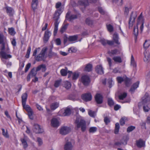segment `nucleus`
Masks as SVG:
<instances>
[{"label": "nucleus", "instance_id": "1", "mask_svg": "<svg viewBox=\"0 0 150 150\" xmlns=\"http://www.w3.org/2000/svg\"><path fill=\"white\" fill-rule=\"evenodd\" d=\"M74 123L77 129L80 128L82 132H84L86 130V122L80 117H76Z\"/></svg>", "mask_w": 150, "mask_h": 150}, {"label": "nucleus", "instance_id": "2", "mask_svg": "<svg viewBox=\"0 0 150 150\" xmlns=\"http://www.w3.org/2000/svg\"><path fill=\"white\" fill-rule=\"evenodd\" d=\"M62 12L61 9H59L56 11L55 13L54 18L55 19V21L54 23V35L55 36L57 33L58 30V26L59 22L58 20L59 18V16Z\"/></svg>", "mask_w": 150, "mask_h": 150}, {"label": "nucleus", "instance_id": "3", "mask_svg": "<svg viewBox=\"0 0 150 150\" xmlns=\"http://www.w3.org/2000/svg\"><path fill=\"white\" fill-rule=\"evenodd\" d=\"M41 69L42 70V72H45L46 69L45 65L43 64H41L37 67L36 70L34 68L33 69L29 74L31 76V77H33L35 76L37 74V72Z\"/></svg>", "mask_w": 150, "mask_h": 150}, {"label": "nucleus", "instance_id": "4", "mask_svg": "<svg viewBox=\"0 0 150 150\" xmlns=\"http://www.w3.org/2000/svg\"><path fill=\"white\" fill-rule=\"evenodd\" d=\"M47 49L48 48L46 47H44L42 49L40 54L37 56L35 57V59L37 61H40L43 59Z\"/></svg>", "mask_w": 150, "mask_h": 150}, {"label": "nucleus", "instance_id": "5", "mask_svg": "<svg viewBox=\"0 0 150 150\" xmlns=\"http://www.w3.org/2000/svg\"><path fill=\"white\" fill-rule=\"evenodd\" d=\"M71 113L70 109L67 108L65 109L60 110L58 112V115L62 116H65L69 115Z\"/></svg>", "mask_w": 150, "mask_h": 150}, {"label": "nucleus", "instance_id": "6", "mask_svg": "<svg viewBox=\"0 0 150 150\" xmlns=\"http://www.w3.org/2000/svg\"><path fill=\"white\" fill-rule=\"evenodd\" d=\"M23 108L25 110L28 112V115L30 119L33 120V112L30 107L28 105H22Z\"/></svg>", "mask_w": 150, "mask_h": 150}, {"label": "nucleus", "instance_id": "7", "mask_svg": "<svg viewBox=\"0 0 150 150\" xmlns=\"http://www.w3.org/2000/svg\"><path fill=\"white\" fill-rule=\"evenodd\" d=\"M136 17L137 14L136 13L133 12H132L129 22V28H132V27Z\"/></svg>", "mask_w": 150, "mask_h": 150}, {"label": "nucleus", "instance_id": "8", "mask_svg": "<svg viewBox=\"0 0 150 150\" xmlns=\"http://www.w3.org/2000/svg\"><path fill=\"white\" fill-rule=\"evenodd\" d=\"M81 81L84 85L87 86L90 82V79L88 76L84 75L81 77Z\"/></svg>", "mask_w": 150, "mask_h": 150}, {"label": "nucleus", "instance_id": "9", "mask_svg": "<svg viewBox=\"0 0 150 150\" xmlns=\"http://www.w3.org/2000/svg\"><path fill=\"white\" fill-rule=\"evenodd\" d=\"M71 131L69 127L66 126L62 127L60 130V133L62 135H65L68 134Z\"/></svg>", "mask_w": 150, "mask_h": 150}, {"label": "nucleus", "instance_id": "10", "mask_svg": "<svg viewBox=\"0 0 150 150\" xmlns=\"http://www.w3.org/2000/svg\"><path fill=\"white\" fill-rule=\"evenodd\" d=\"M79 76V74L78 73L76 72L73 73L71 71H68V78H70L71 77V78L73 80H75L77 79Z\"/></svg>", "mask_w": 150, "mask_h": 150}, {"label": "nucleus", "instance_id": "11", "mask_svg": "<svg viewBox=\"0 0 150 150\" xmlns=\"http://www.w3.org/2000/svg\"><path fill=\"white\" fill-rule=\"evenodd\" d=\"M64 150H74V146L70 142H67L64 146Z\"/></svg>", "mask_w": 150, "mask_h": 150}, {"label": "nucleus", "instance_id": "12", "mask_svg": "<svg viewBox=\"0 0 150 150\" xmlns=\"http://www.w3.org/2000/svg\"><path fill=\"white\" fill-rule=\"evenodd\" d=\"M81 98L83 100L86 101H89L91 100L92 97L90 93H86L82 95Z\"/></svg>", "mask_w": 150, "mask_h": 150}, {"label": "nucleus", "instance_id": "13", "mask_svg": "<svg viewBox=\"0 0 150 150\" xmlns=\"http://www.w3.org/2000/svg\"><path fill=\"white\" fill-rule=\"evenodd\" d=\"M51 35V33L48 30H46L44 34L43 41L44 42H47Z\"/></svg>", "mask_w": 150, "mask_h": 150}, {"label": "nucleus", "instance_id": "14", "mask_svg": "<svg viewBox=\"0 0 150 150\" xmlns=\"http://www.w3.org/2000/svg\"><path fill=\"white\" fill-rule=\"evenodd\" d=\"M33 130L36 133H42L43 132V129L40 128L39 125L37 124H35L34 125Z\"/></svg>", "mask_w": 150, "mask_h": 150}, {"label": "nucleus", "instance_id": "15", "mask_svg": "<svg viewBox=\"0 0 150 150\" xmlns=\"http://www.w3.org/2000/svg\"><path fill=\"white\" fill-rule=\"evenodd\" d=\"M143 105H149L150 104V97L148 93H146L144 96V98L142 101Z\"/></svg>", "mask_w": 150, "mask_h": 150}, {"label": "nucleus", "instance_id": "16", "mask_svg": "<svg viewBox=\"0 0 150 150\" xmlns=\"http://www.w3.org/2000/svg\"><path fill=\"white\" fill-rule=\"evenodd\" d=\"M0 57H1L5 59H7L12 57V55L10 54H8L4 51L0 52Z\"/></svg>", "mask_w": 150, "mask_h": 150}, {"label": "nucleus", "instance_id": "17", "mask_svg": "<svg viewBox=\"0 0 150 150\" xmlns=\"http://www.w3.org/2000/svg\"><path fill=\"white\" fill-rule=\"evenodd\" d=\"M21 140L23 148L24 149L26 148L28 146L27 141H28L29 140L27 136L25 135L23 138H21Z\"/></svg>", "mask_w": 150, "mask_h": 150}, {"label": "nucleus", "instance_id": "18", "mask_svg": "<svg viewBox=\"0 0 150 150\" xmlns=\"http://www.w3.org/2000/svg\"><path fill=\"white\" fill-rule=\"evenodd\" d=\"M51 126L53 127H57L59 125V123L57 119L53 118L51 121Z\"/></svg>", "mask_w": 150, "mask_h": 150}, {"label": "nucleus", "instance_id": "19", "mask_svg": "<svg viewBox=\"0 0 150 150\" xmlns=\"http://www.w3.org/2000/svg\"><path fill=\"white\" fill-rule=\"evenodd\" d=\"M70 13L68 12L67 13L66 16V18L69 21H71L74 20L77 18V16L76 14H74L70 16Z\"/></svg>", "mask_w": 150, "mask_h": 150}, {"label": "nucleus", "instance_id": "20", "mask_svg": "<svg viewBox=\"0 0 150 150\" xmlns=\"http://www.w3.org/2000/svg\"><path fill=\"white\" fill-rule=\"evenodd\" d=\"M136 145L138 147L141 148L145 146V142L142 139H140L136 141Z\"/></svg>", "mask_w": 150, "mask_h": 150}, {"label": "nucleus", "instance_id": "21", "mask_svg": "<svg viewBox=\"0 0 150 150\" xmlns=\"http://www.w3.org/2000/svg\"><path fill=\"white\" fill-rule=\"evenodd\" d=\"M95 100L98 104H101L103 102V97L102 95L100 94H97L96 95Z\"/></svg>", "mask_w": 150, "mask_h": 150}, {"label": "nucleus", "instance_id": "22", "mask_svg": "<svg viewBox=\"0 0 150 150\" xmlns=\"http://www.w3.org/2000/svg\"><path fill=\"white\" fill-rule=\"evenodd\" d=\"M6 13L10 16H12L14 13V11L12 8L9 6H6L5 7Z\"/></svg>", "mask_w": 150, "mask_h": 150}, {"label": "nucleus", "instance_id": "23", "mask_svg": "<svg viewBox=\"0 0 150 150\" xmlns=\"http://www.w3.org/2000/svg\"><path fill=\"white\" fill-rule=\"evenodd\" d=\"M52 47H50L49 52L48 54V56L49 58H51L53 57H58L57 53L52 52Z\"/></svg>", "mask_w": 150, "mask_h": 150}, {"label": "nucleus", "instance_id": "24", "mask_svg": "<svg viewBox=\"0 0 150 150\" xmlns=\"http://www.w3.org/2000/svg\"><path fill=\"white\" fill-rule=\"evenodd\" d=\"M144 62H148L150 60V55L149 52L147 51H145L144 52Z\"/></svg>", "mask_w": 150, "mask_h": 150}, {"label": "nucleus", "instance_id": "25", "mask_svg": "<svg viewBox=\"0 0 150 150\" xmlns=\"http://www.w3.org/2000/svg\"><path fill=\"white\" fill-rule=\"evenodd\" d=\"M96 72L98 74H104V71L103 67L101 65H98L96 68Z\"/></svg>", "mask_w": 150, "mask_h": 150}, {"label": "nucleus", "instance_id": "26", "mask_svg": "<svg viewBox=\"0 0 150 150\" xmlns=\"http://www.w3.org/2000/svg\"><path fill=\"white\" fill-rule=\"evenodd\" d=\"M108 53L110 56L112 55L118 54L120 53V51L117 49H115L111 51H108Z\"/></svg>", "mask_w": 150, "mask_h": 150}, {"label": "nucleus", "instance_id": "27", "mask_svg": "<svg viewBox=\"0 0 150 150\" xmlns=\"http://www.w3.org/2000/svg\"><path fill=\"white\" fill-rule=\"evenodd\" d=\"M119 36L117 33H115L113 36V39L114 42L117 45L120 44V43L118 41Z\"/></svg>", "mask_w": 150, "mask_h": 150}, {"label": "nucleus", "instance_id": "28", "mask_svg": "<svg viewBox=\"0 0 150 150\" xmlns=\"http://www.w3.org/2000/svg\"><path fill=\"white\" fill-rule=\"evenodd\" d=\"M28 97L27 94L25 93L22 94L21 96L22 105H25L26 103Z\"/></svg>", "mask_w": 150, "mask_h": 150}, {"label": "nucleus", "instance_id": "29", "mask_svg": "<svg viewBox=\"0 0 150 150\" xmlns=\"http://www.w3.org/2000/svg\"><path fill=\"white\" fill-rule=\"evenodd\" d=\"M78 5L84 6L85 7L87 6L89 4L87 0H84L83 1L79 0L78 2Z\"/></svg>", "mask_w": 150, "mask_h": 150}, {"label": "nucleus", "instance_id": "30", "mask_svg": "<svg viewBox=\"0 0 150 150\" xmlns=\"http://www.w3.org/2000/svg\"><path fill=\"white\" fill-rule=\"evenodd\" d=\"M139 82L137 81L134 83L132 86L130 91L132 92H134L135 89H137L139 86Z\"/></svg>", "mask_w": 150, "mask_h": 150}, {"label": "nucleus", "instance_id": "31", "mask_svg": "<svg viewBox=\"0 0 150 150\" xmlns=\"http://www.w3.org/2000/svg\"><path fill=\"white\" fill-rule=\"evenodd\" d=\"M38 2V0H32L31 6L33 10H34L37 8Z\"/></svg>", "mask_w": 150, "mask_h": 150}, {"label": "nucleus", "instance_id": "32", "mask_svg": "<svg viewBox=\"0 0 150 150\" xmlns=\"http://www.w3.org/2000/svg\"><path fill=\"white\" fill-rule=\"evenodd\" d=\"M141 15H142V13H141V14H140V16H139L138 18V21H141V26L140 27V30L141 31V32H142L143 30V28H144V22L143 20L142 17V16H141Z\"/></svg>", "mask_w": 150, "mask_h": 150}, {"label": "nucleus", "instance_id": "33", "mask_svg": "<svg viewBox=\"0 0 150 150\" xmlns=\"http://www.w3.org/2000/svg\"><path fill=\"white\" fill-rule=\"evenodd\" d=\"M59 103L58 102H54L52 103L50 105V108L52 110H54L59 106Z\"/></svg>", "mask_w": 150, "mask_h": 150}, {"label": "nucleus", "instance_id": "34", "mask_svg": "<svg viewBox=\"0 0 150 150\" xmlns=\"http://www.w3.org/2000/svg\"><path fill=\"white\" fill-rule=\"evenodd\" d=\"M78 36L77 35L69 36L68 38V40L70 42L76 41L77 40Z\"/></svg>", "mask_w": 150, "mask_h": 150}, {"label": "nucleus", "instance_id": "35", "mask_svg": "<svg viewBox=\"0 0 150 150\" xmlns=\"http://www.w3.org/2000/svg\"><path fill=\"white\" fill-rule=\"evenodd\" d=\"M113 60L116 63H120L122 62L121 58L119 56H115L113 57Z\"/></svg>", "mask_w": 150, "mask_h": 150}, {"label": "nucleus", "instance_id": "36", "mask_svg": "<svg viewBox=\"0 0 150 150\" xmlns=\"http://www.w3.org/2000/svg\"><path fill=\"white\" fill-rule=\"evenodd\" d=\"M60 72L61 75L63 76H65L67 75L68 71L67 72V68L66 67L64 69H62L61 70Z\"/></svg>", "mask_w": 150, "mask_h": 150}, {"label": "nucleus", "instance_id": "37", "mask_svg": "<svg viewBox=\"0 0 150 150\" xmlns=\"http://www.w3.org/2000/svg\"><path fill=\"white\" fill-rule=\"evenodd\" d=\"M64 83V86L66 89H68L71 88V84L68 81H65Z\"/></svg>", "mask_w": 150, "mask_h": 150}, {"label": "nucleus", "instance_id": "38", "mask_svg": "<svg viewBox=\"0 0 150 150\" xmlns=\"http://www.w3.org/2000/svg\"><path fill=\"white\" fill-rule=\"evenodd\" d=\"M131 65L135 68L137 67L136 63L135 62L134 57L132 55H131Z\"/></svg>", "mask_w": 150, "mask_h": 150}, {"label": "nucleus", "instance_id": "39", "mask_svg": "<svg viewBox=\"0 0 150 150\" xmlns=\"http://www.w3.org/2000/svg\"><path fill=\"white\" fill-rule=\"evenodd\" d=\"M92 66L91 64H88L86 66L84 70L85 71L89 72L91 71Z\"/></svg>", "mask_w": 150, "mask_h": 150}, {"label": "nucleus", "instance_id": "40", "mask_svg": "<svg viewBox=\"0 0 150 150\" xmlns=\"http://www.w3.org/2000/svg\"><path fill=\"white\" fill-rule=\"evenodd\" d=\"M85 22L86 24L89 26L91 25L93 23V21L90 18H87Z\"/></svg>", "mask_w": 150, "mask_h": 150}, {"label": "nucleus", "instance_id": "41", "mask_svg": "<svg viewBox=\"0 0 150 150\" xmlns=\"http://www.w3.org/2000/svg\"><path fill=\"white\" fill-rule=\"evenodd\" d=\"M6 38L2 33H0V44L3 43L5 41Z\"/></svg>", "mask_w": 150, "mask_h": 150}, {"label": "nucleus", "instance_id": "42", "mask_svg": "<svg viewBox=\"0 0 150 150\" xmlns=\"http://www.w3.org/2000/svg\"><path fill=\"white\" fill-rule=\"evenodd\" d=\"M139 24V22H138L137 25L136 26H134V34L135 36H137L138 32V25Z\"/></svg>", "mask_w": 150, "mask_h": 150}, {"label": "nucleus", "instance_id": "43", "mask_svg": "<svg viewBox=\"0 0 150 150\" xmlns=\"http://www.w3.org/2000/svg\"><path fill=\"white\" fill-rule=\"evenodd\" d=\"M68 24L63 25L60 29V32L62 33H63L67 28Z\"/></svg>", "mask_w": 150, "mask_h": 150}, {"label": "nucleus", "instance_id": "44", "mask_svg": "<svg viewBox=\"0 0 150 150\" xmlns=\"http://www.w3.org/2000/svg\"><path fill=\"white\" fill-rule=\"evenodd\" d=\"M120 128V126L119 123H116L115 124V128L114 133L115 134L118 133Z\"/></svg>", "mask_w": 150, "mask_h": 150}, {"label": "nucleus", "instance_id": "45", "mask_svg": "<svg viewBox=\"0 0 150 150\" xmlns=\"http://www.w3.org/2000/svg\"><path fill=\"white\" fill-rule=\"evenodd\" d=\"M150 45V41L146 40L144 44V47L146 49Z\"/></svg>", "mask_w": 150, "mask_h": 150}, {"label": "nucleus", "instance_id": "46", "mask_svg": "<svg viewBox=\"0 0 150 150\" xmlns=\"http://www.w3.org/2000/svg\"><path fill=\"white\" fill-rule=\"evenodd\" d=\"M148 105H143V109L145 112H147L149 111L150 108Z\"/></svg>", "mask_w": 150, "mask_h": 150}, {"label": "nucleus", "instance_id": "47", "mask_svg": "<svg viewBox=\"0 0 150 150\" xmlns=\"http://www.w3.org/2000/svg\"><path fill=\"white\" fill-rule=\"evenodd\" d=\"M127 96V93H124L119 96V98L120 100H123Z\"/></svg>", "mask_w": 150, "mask_h": 150}, {"label": "nucleus", "instance_id": "48", "mask_svg": "<svg viewBox=\"0 0 150 150\" xmlns=\"http://www.w3.org/2000/svg\"><path fill=\"white\" fill-rule=\"evenodd\" d=\"M108 102L109 105L110 106L113 105L114 104V102L111 98H108Z\"/></svg>", "mask_w": 150, "mask_h": 150}, {"label": "nucleus", "instance_id": "49", "mask_svg": "<svg viewBox=\"0 0 150 150\" xmlns=\"http://www.w3.org/2000/svg\"><path fill=\"white\" fill-rule=\"evenodd\" d=\"M97 129L96 127H91L90 128L89 132L90 133H93L97 131Z\"/></svg>", "mask_w": 150, "mask_h": 150}, {"label": "nucleus", "instance_id": "50", "mask_svg": "<svg viewBox=\"0 0 150 150\" xmlns=\"http://www.w3.org/2000/svg\"><path fill=\"white\" fill-rule=\"evenodd\" d=\"M113 3L117 4L118 5H121L122 4V0H112Z\"/></svg>", "mask_w": 150, "mask_h": 150}, {"label": "nucleus", "instance_id": "51", "mask_svg": "<svg viewBox=\"0 0 150 150\" xmlns=\"http://www.w3.org/2000/svg\"><path fill=\"white\" fill-rule=\"evenodd\" d=\"M31 50L30 47H29L28 48L26 54L25 55V57L28 58L29 57V55Z\"/></svg>", "mask_w": 150, "mask_h": 150}, {"label": "nucleus", "instance_id": "52", "mask_svg": "<svg viewBox=\"0 0 150 150\" xmlns=\"http://www.w3.org/2000/svg\"><path fill=\"white\" fill-rule=\"evenodd\" d=\"M125 82L126 86L127 87H129L131 84L130 79L128 78H126L125 80Z\"/></svg>", "mask_w": 150, "mask_h": 150}, {"label": "nucleus", "instance_id": "53", "mask_svg": "<svg viewBox=\"0 0 150 150\" xmlns=\"http://www.w3.org/2000/svg\"><path fill=\"white\" fill-rule=\"evenodd\" d=\"M88 114L90 116L92 117H94L96 115L95 112L91 110H89L88 111Z\"/></svg>", "mask_w": 150, "mask_h": 150}, {"label": "nucleus", "instance_id": "54", "mask_svg": "<svg viewBox=\"0 0 150 150\" xmlns=\"http://www.w3.org/2000/svg\"><path fill=\"white\" fill-rule=\"evenodd\" d=\"M135 127L134 126H131L129 127L127 129V132H129L135 129Z\"/></svg>", "mask_w": 150, "mask_h": 150}, {"label": "nucleus", "instance_id": "55", "mask_svg": "<svg viewBox=\"0 0 150 150\" xmlns=\"http://www.w3.org/2000/svg\"><path fill=\"white\" fill-rule=\"evenodd\" d=\"M2 133L3 135L5 137L8 138V135L7 132V131H6V132L5 131V129H2Z\"/></svg>", "mask_w": 150, "mask_h": 150}, {"label": "nucleus", "instance_id": "56", "mask_svg": "<svg viewBox=\"0 0 150 150\" xmlns=\"http://www.w3.org/2000/svg\"><path fill=\"white\" fill-rule=\"evenodd\" d=\"M127 119L125 117H122L120 120V123L121 125H123L125 124V120H126Z\"/></svg>", "mask_w": 150, "mask_h": 150}, {"label": "nucleus", "instance_id": "57", "mask_svg": "<svg viewBox=\"0 0 150 150\" xmlns=\"http://www.w3.org/2000/svg\"><path fill=\"white\" fill-rule=\"evenodd\" d=\"M107 26L108 31L110 32H111L113 31V27L111 25L109 24L107 25Z\"/></svg>", "mask_w": 150, "mask_h": 150}, {"label": "nucleus", "instance_id": "58", "mask_svg": "<svg viewBox=\"0 0 150 150\" xmlns=\"http://www.w3.org/2000/svg\"><path fill=\"white\" fill-rule=\"evenodd\" d=\"M40 47H38L37 48H36L35 50L33 52V56H35L36 54H37L38 52L40 51Z\"/></svg>", "mask_w": 150, "mask_h": 150}, {"label": "nucleus", "instance_id": "59", "mask_svg": "<svg viewBox=\"0 0 150 150\" xmlns=\"http://www.w3.org/2000/svg\"><path fill=\"white\" fill-rule=\"evenodd\" d=\"M104 120L106 125H107L110 122V118L107 117H104Z\"/></svg>", "mask_w": 150, "mask_h": 150}, {"label": "nucleus", "instance_id": "60", "mask_svg": "<svg viewBox=\"0 0 150 150\" xmlns=\"http://www.w3.org/2000/svg\"><path fill=\"white\" fill-rule=\"evenodd\" d=\"M31 65V64L30 63H28L26 65L25 71V72H26L28 71Z\"/></svg>", "mask_w": 150, "mask_h": 150}, {"label": "nucleus", "instance_id": "61", "mask_svg": "<svg viewBox=\"0 0 150 150\" xmlns=\"http://www.w3.org/2000/svg\"><path fill=\"white\" fill-rule=\"evenodd\" d=\"M117 81L118 83H121L122 82L124 81L123 78L121 77H117Z\"/></svg>", "mask_w": 150, "mask_h": 150}, {"label": "nucleus", "instance_id": "62", "mask_svg": "<svg viewBox=\"0 0 150 150\" xmlns=\"http://www.w3.org/2000/svg\"><path fill=\"white\" fill-rule=\"evenodd\" d=\"M9 33L11 35L15 34V33L14 29L13 28H9L8 29Z\"/></svg>", "mask_w": 150, "mask_h": 150}, {"label": "nucleus", "instance_id": "63", "mask_svg": "<svg viewBox=\"0 0 150 150\" xmlns=\"http://www.w3.org/2000/svg\"><path fill=\"white\" fill-rule=\"evenodd\" d=\"M123 144V143L122 142H115L114 144V145L118 146L120 147Z\"/></svg>", "mask_w": 150, "mask_h": 150}, {"label": "nucleus", "instance_id": "64", "mask_svg": "<svg viewBox=\"0 0 150 150\" xmlns=\"http://www.w3.org/2000/svg\"><path fill=\"white\" fill-rule=\"evenodd\" d=\"M107 41L108 40L103 39H101L100 40V42L104 46L106 45V44H107Z\"/></svg>", "mask_w": 150, "mask_h": 150}]
</instances>
